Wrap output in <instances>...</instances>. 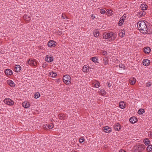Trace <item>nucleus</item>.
<instances>
[{
  "instance_id": "9b49d317",
  "label": "nucleus",
  "mask_w": 152,
  "mask_h": 152,
  "mask_svg": "<svg viewBox=\"0 0 152 152\" xmlns=\"http://www.w3.org/2000/svg\"><path fill=\"white\" fill-rule=\"evenodd\" d=\"M21 69V66L19 65H17L14 68V70L16 72H20Z\"/></svg>"
},
{
  "instance_id": "412c9836",
  "label": "nucleus",
  "mask_w": 152,
  "mask_h": 152,
  "mask_svg": "<svg viewBox=\"0 0 152 152\" xmlns=\"http://www.w3.org/2000/svg\"><path fill=\"white\" fill-rule=\"evenodd\" d=\"M93 34L94 36L96 37H98L99 34V32L97 30H95L94 31Z\"/></svg>"
},
{
  "instance_id": "f3484780",
  "label": "nucleus",
  "mask_w": 152,
  "mask_h": 152,
  "mask_svg": "<svg viewBox=\"0 0 152 152\" xmlns=\"http://www.w3.org/2000/svg\"><path fill=\"white\" fill-rule=\"evenodd\" d=\"M46 58V61L48 62H52L53 60V58L50 57V56L48 55H47Z\"/></svg>"
},
{
  "instance_id": "423d86ee",
  "label": "nucleus",
  "mask_w": 152,
  "mask_h": 152,
  "mask_svg": "<svg viewBox=\"0 0 152 152\" xmlns=\"http://www.w3.org/2000/svg\"><path fill=\"white\" fill-rule=\"evenodd\" d=\"M56 42L55 41L51 40L48 42V45L49 47H55L56 45Z\"/></svg>"
},
{
  "instance_id": "f704fd0d",
  "label": "nucleus",
  "mask_w": 152,
  "mask_h": 152,
  "mask_svg": "<svg viewBox=\"0 0 152 152\" xmlns=\"http://www.w3.org/2000/svg\"><path fill=\"white\" fill-rule=\"evenodd\" d=\"M124 21H123V20H121L120 19V20L119 21L118 23V25L119 26H121L122 25V24L123 23Z\"/></svg>"
},
{
  "instance_id": "aec40b11",
  "label": "nucleus",
  "mask_w": 152,
  "mask_h": 152,
  "mask_svg": "<svg viewBox=\"0 0 152 152\" xmlns=\"http://www.w3.org/2000/svg\"><path fill=\"white\" fill-rule=\"evenodd\" d=\"M54 127V125L53 123H51L50 124H49L48 125H46L45 126V127H44V128H49L50 129H52Z\"/></svg>"
},
{
  "instance_id": "c85d7f7f",
  "label": "nucleus",
  "mask_w": 152,
  "mask_h": 152,
  "mask_svg": "<svg viewBox=\"0 0 152 152\" xmlns=\"http://www.w3.org/2000/svg\"><path fill=\"white\" fill-rule=\"evenodd\" d=\"M40 96V94L39 92H37L34 95V97L36 99L38 98Z\"/></svg>"
},
{
  "instance_id": "2eb2a0df",
  "label": "nucleus",
  "mask_w": 152,
  "mask_h": 152,
  "mask_svg": "<svg viewBox=\"0 0 152 152\" xmlns=\"http://www.w3.org/2000/svg\"><path fill=\"white\" fill-rule=\"evenodd\" d=\"M144 51L146 54H148L151 51V50L150 48L149 47L145 48H144Z\"/></svg>"
},
{
  "instance_id": "0eeeda50",
  "label": "nucleus",
  "mask_w": 152,
  "mask_h": 152,
  "mask_svg": "<svg viewBox=\"0 0 152 152\" xmlns=\"http://www.w3.org/2000/svg\"><path fill=\"white\" fill-rule=\"evenodd\" d=\"M103 130L105 132L107 133H110L112 131L111 128L108 126L103 127Z\"/></svg>"
},
{
  "instance_id": "cd10ccee",
  "label": "nucleus",
  "mask_w": 152,
  "mask_h": 152,
  "mask_svg": "<svg viewBox=\"0 0 152 152\" xmlns=\"http://www.w3.org/2000/svg\"><path fill=\"white\" fill-rule=\"evenodd\" d=\"M145 112V110L143 109H140L138 111V113L139 114H142L143 113Z\"/></svg>"
},
{
  "instance_id": "58836bf2",
  "label": "nucleus",
  "mask_w": 152,
  "mask_h": 152,
  "mask_svg": "<svg viewBox=\"0 0 152 152\" xmlns=\"http://www.w3.org/2000/svg\"><path fill=\"white\" fill-rule=\"evenodd\" d=\"M119 67L122 68H124L125 67V66L122 64H120L119 65Z\"/></svg>"
},
{
  "instance_id": "09e8293b",
  "label": "nucleus",
  "mask_w": 152,
  "mask_h": 152,
  "mask_svg": "<svg viewBox=\"0 0 152 152\" xmlns=\"http://www.w3.org/2000/svg\"><path fill=\"white\" fill-rule=\"evenodd\" d=\"M91 17L92 18V19H94L95 18V16H94V15H91Z\"/></svg>"
},
{
  "instance_id": "7c9ffc66",
  "label": "nucleus",
  "mask_w": 152,
  "mask_h": 152,
  "mask_svg": "<svg viewBox=\"0 0 152 152\" xmlns=\"http://www.w3.org/2000/svg\"><path fill=\"white\" fill-rule=\"evenodd\" d=\"M23 17L24 19H26L27 20H29L31 19L30 17L27 15H24Z\"/></svg>"
},
{
  "instance_id": "c9c22d12",
  "label": "nucleus",
  "mask_w": 152,
  "mask_h": 152,
  "mask_svg": "<svg viewBox=\"0 0 152 152\" xmlns=\"http://www.w3.org/2000/svg\"><path fill=\"white\" fill-rule=\"evenodd\" d=\"M126 18V15L125 14H124L120 18L121 20H123V21H124V20Z\"/></svg>"
},
{
  "instance_id": "37998d69",
  "label": "nucleus",
  "mask_w": 152,
  "mask_h": 152,
  "mask_svg": "<svg viewBox=\"0 0 152 152\" xmlns=\"http://www.w3.org/2000/svg\"><path fill=\"white\" fill-rule=\"evenodd\" d=\"M102 53L103 55H106L107 54V51H102Z\"/></svg>"
},
{
  "instance_id": "49530a36",
  "label": "nucleus",
  "mask_w": 152,
  "mask_h": 152,
  "mask_svg": "<svg viewBox=\"0 0 152 152\" xmlns=\"http://www.w3.org/2000/svg\"><path fill=\"white\" fill-rule=\"evenodd\" d=\"M148 136L149 137H152V132H150L149 134H148Z\"/></svg>"
},
{
  "instance_id": "9d476101",
  "label": "nucleus",
  "mask_w": 152,
  "mask_h": 152,
  "mask_svg": "<svg viewBox=\"0 0 152 152\" xmlns=\"http://www.w3.org/2000/svg\"><path fill=\"white\" fill-rule=\"evenodd\" d=\"M27 63L33 66H35L36 64V61H33L32 60H30V59H29Z\"/></svg>"
},
{
  "instance_id": "39448f33",
  "label": "nucleus",
  "mask_w": 152,
  "mask_h": 152,
  "mask_svg": "<svg viewBox=\"0 0 152 152\" xmlns=\"http://www.w3.org/2000/svg\"><path fill=\"white\" fill-rule=\"evenodd\" d=\"M4 101L5 103L9 105L12 106L14 104V102L10 98H6Z\"/></svg>"
},
{
  "instance_id": "ea45409f",
  "label": "nucleus",
  "mask_w": 152,
  "mask_h": 152,
  "mask_svg": "<svg viewBox=\"0 0 152 152\" xmlns=\"http://www.w3.org/2000/svg\"><path fill=\"white\" fill-rule=\"evenodd\" d=\"M100 10V12L102 14H104L105 12V11L104 10H103V9H101Z\"/></svg>"
},
{
  "instance_id": "c03bdc74",
  "label": "nucleus",
  "mask_w": 152,
  "mask_h": 152,
  "mask_svg": "<svg viewBox=\"0 0 152 152\" xmlns=\"http://www.w3.org/2000/svg\"><path fill=\"white\" fill-rule=\"evenodd\" d=\"M62 18L64 19H67L68 18H67V17L65 15H63V14L62 15Z\"/></svg>"
},
{
  "instance_id": "1a4fd4ad",
  "label": "nucleus",
  "mask_w": 152,
  "mask_h": 152,
  "mask_svg": "<svg viewBox=\"0 0 152 152\" xmlns=\"http://www.w3.org/2000/svg\"><path fill=\"white\" fill-rule=\"evenodd\" d=\"M145 12L142 10L141 11L137 12V16L140 18L145 15Z\"/></svg>"
},
{
  "instance_id": "f8f14e48",
  "label": "nucleus",
  "mask_w": 152,
  "mask_h": 152,
  "mask_svg": "<svg viewBox=\"0 0 152 152\" xmlns=\"http://www.w3.org/2000/svg\"><path fill=\"white\" fill-rule=\"evenodd\" d=\"M150 63V61L148 59H144L143 61V64L145 66H148L149 64Z\"/></svg>"
},
{
  "instance_id": "7ed1b4c3",
  "label": "nucleus",
  "mask_w": 152,
  "mask_h": 152,
  "mask_svg": "<svg viewBox=\"0 0 152 152\" xmlns=\"http://www.w3.org/2000/svg\"><path fill=\"white\" fill-rule=\"evenodd\" d=\"M71 79L70 77L68 75H65L63 78V82L66 84H69L70 83Z\"/></svg>"
},
{
  "instance_id": "c756f323",
  "label": "nucleus",
  "mask_w": 152,
  "mask_h": 152,
  "mask_svg": "<svg viewBox=\"0 0 152 152\" xmlns=\"http://www.w3.org/2000/svg\"><path fill=\"white\" fill-rule=\"evenodd\" d=\"M146 6H147L146 5H144V4H141L140 6V8H141L142 10L143 11L144 10H145L146 9Z\"/></svg>"
},
{
  "instance_id": "b1692460",
  "label": "nucleus",
  "mask_w": 152,
  "mask_h": 152,
  "mask_svg": "<svg viewBox=\"0 0 152 152\" xmlns=\"http://www.w3.org/2000/svg\"><path fill=\"white\" fill-rule=\"evenodd\" d=\"M136 79L135 78H133L130 79V83L131 84L133 85L135 83Z\"/></svg>"
},
{
  "instance_id": "a19ab883",
  "label": "nucleus",
  "mask_w": 152,
  "mask_h": 152,
  "mask_svg": "<svg viewBox=\"0 0 152 152\" xmlns=\"http://www.w3.org/2000/svg\"><path fill=\"white\" fill-rule=\"evenodd\" d=\"M100 92L102 93V94H105L106 93L105 91L103 89H102L100 90Z\"/></svg>"
},
{
  "instance_id": "3c124183",
  "label": "nucleus",
  "mask_w": 152,
  "mask_h": 152,
  "mask_svg": "<svg viewBox=\"0 0 152 152\" xmlns=\"http://www.w3.org/2000/svg\"><path fill=\"white\" fill-rule=\"evenodd\" d=\"M112 12V10H110V11H109V13H110L111 14H112V13H111Z\"/></svg>"
},
{
  "instance_id": "5701e85b",
  "label": "nucleus",
  "mask_w": 152,
  "mask_h": 152,
  "mask_svg": "<svg viewBox=\"0 0 152 152\" xmlns=\"http://www.w3.org/2000/svg\"><path fill=\"white\" fill-rule=\"evenodd\" d=\"M125 105L124 103L122 102H121L119 103V107L121 109H124V108Z\"/></svg>"
},
{
  "instance_id": "4468645a",
  "label": "nucleus",
  "mask_w": 152,
  "mask_h": 152,
  "mask_svg": "<svg viewBox=\"0 0 152 152\" xmlns=\"http://www.w3.org/2000/svg\"><path fill=\"white\" fill-rule=\"evenodd\" d=\"M137 121V118H136L135 117H131L129 119V121L130 122L134 124Z\"/></svg>"
},
{
  "instance_id": "f03ea898",
  "label": "nucleus",
  "mask_w": 152,
  "mask_h": 152,
  "mask_svg": "<svg viewBox=\"0 0 152 152\" xmlns=\"http://www.w3.org/2000/svg\"><path fill=\"white\" fill-rule=\"evenodd\" d=\"M117 36L116 34L113 33L111 32H106L103 33V37L105 39H108L110 41H114Z\"/></svg>"
},
{
  "instance_id": "4be33fe9",
  "label": "nucleus",
  "mask_w": 152,
  "mask_h": 152,
  "mask_svg": "<svg viewBox=\"0 0 152 152\" xmlns=\"http://www.w3.org/2000/svg\"><path fill=\"white\" fill-rule=\"evenodd\" d=\"M146 150L148 152H151L152 150V145H149L147 147Z\"/></svg>"
},
{
  "instance_id": "ddd939ff",
  "label": "nucleus",
  "mask_w": 152,
  "mask_h": 152,
  "mask_svg": "<svg viewBox=\"0 0 152 152\" xmlns=\"http://www.w3.org/2000/svg\"><path fill=\"white\" fill-rule=\"evenodd\" d=\"M4 72L6 75H10L12 74V71L10 69H7L5 70Z\"/></svg>"
},
{
  "instance_id": "393cba45",
  "label": "nucleus",
  "mask_w": 152,
  "mask_h": 152,
  "mask_svg": "<svg viewBox=\"0 0 152 152\" xmlns=\"http://www.w3.org/2000/svg\"><path fill=\"white\" fill-rule=\"evenodd\" d=\"M49 74L52 77H55L57 75L56 73L53 72H50Z\"/></svg>"
},
{
  "instance_id": "a18cd8bd",
  "label": "nucleus",
  "mask_w": 152,
  "mask_h": 152,
  "mask_svg": "<svg viewBox=\"0 0 152 152\" xmlns=\"http://www.w3.org/2000/svg\"><path fill=\"white\" fill-rule=\"evenodd\" d=\"M47 65V64L46 63H44L42 64V67L43 68H45L46 66Z\"/></svg>"
},
{
  "instance_id": "6ab92c4d",
  "label": "nucleus",
  "mask_w": 152,
  "mask_h": 152,
  "mask_svg": "<svg viewBox=\"0 0 152 152\" xmlns=\"http://www.w3.org/2000/svg\"><path fill=\"white\" fill-rule=\"evenodd\" d=\"M86 65L84 66L83 68V71L84 72H88L89 70Z\"/></svg>"
},
{
  "instance_id": "dca6fc26",
  "label": "nucleus",
  "mask_w": 152,
  "mask_h": 152,
  "mask_svg": "<svg viewBox=\"0 0 152 152\" xmlns=\"http://www.w3.org/2000/svg\"><path fill=\"white\" fill-rule=\"evenodd\" d=\"M22 105V106L25 108H27L30 106L29 103L28 102H23Z\"/></svg>"
},
{
  "instance_id": "4c0bfd02",
  "label": "nucleus",
  "mask_w": 152,
  "mask_h": 152,
  "mask_svg": "<svg viewBox=\"0 0 152 152\" xmlns=\"http://www.w3.org/2000/svg\"><path fill=\"white\" fill-rule=\"evenodd\" d=\"M84 141V139L82 137H80L79 140V142L80 143L83 142Z\"/></svg>"
},
{
  "instance_id": "2f4dec72",
  "label": "nucleus",
  "mask_w": 152,
  "mask_h": 152,
  "mask_svg": "<svg viewBox=\"0 0 152 152\" xmlns=\"http://www.w3.org/2000/svg\"><path fill=\"white\" fill-rule=\"evenodd\" d=\"M123 31V32H122V31H121V32L120 31L119 33V36L121 37H124L125 35V32Z\"/></svg>"
},
{
  "instance_id": "a211bd4d",
  "label": "nucleus",
  "mask_w": 152,
  "mask_h": 152,
  "mask_svg": "<svg viewBox=\"0 0 152 152\" xmlns=\"http://www.w3.org/2000/svg\"><path fill=\"white\" fill-rule=\"evenodd\" d=\"M58 117L59 118L60 120H64L65 119L66 117L65 115L64 114L60 113L58 114Z\"/></svg>"
},
{
  "instance_id": "f257e3e1",
  "label": "nucleus",
  "mask_w": 152,
  "mask_h": 152,
  "mask_svg": "<svg viewBox=\"0 0 152 152\" xmlns=\"http://www.w3.org/2000/svg\"><path fill=\"white\" fill-rule=\"evenodd\" d=\"M137 26L140 32L147 34L148 29L146 23L143 21H139L137 23Z\"/></svg>"
},
{
  "instance_id": "e433bc0d",
  "label": "nucleus",
  "mask_w": 152,
  "mask_h": 152,
  "mask_svg": "<svg viewBox=\"0 0 152 152\" xmlns=\"http://www.w3.org/2000/svg\"><path fill=\"white\" fill-rule=\"evenodd\" d=\"M99 83L98 82L97 83H96L94 85V86L96 88H98L99 86Z\"/></svg>"
},
{
  "instance_id": "72a5a7b5",
  "label": "nucleus",
  "mask_w": 152,
  "mask_h": 152,
  "mask_svg": "<svg viewBox=\"0 0 152 152\" xmlns=\"http://www.w3.org/2000/svg\"><path fill=\"white\" fill-rule=\"evenodd\" d=\"M8 83H9V85L11 86H15V84H14L12 80H10L9 81Z\"/></svg>"
},
{
  "instance_id": "20e7f679",
  "label": "nucleus",
  "mask_w": 152,
  "mask_h": 152,
  "mask_svg": "<svg viewBox=\"0 0 152 152\" xmlns=\"http://www.w3.org/2000/svg\"><path fill=\"white\" fill-rule=\"evenodd\" d=\"M136 147L137 148V151L138 152H142V151L145 148V146L139 143L136 145Z\"/></svg>"
},
{
  "instance_id": "de8ad7c7",
  "label": "nucleus",
  "mask_w": 152,
  "mask_h": 152,
  "mask_svg": "<svg viewBox=\"0 0 152 152\" xmlns=\"http://www.w3.org/2000/svg\"><path fill=\"white\" fill-rule=\"evenodd\" d=\"M119 152H126L124 150L121 149L120 150Z\"/></svg>"
},
{
  "instance_id": "bb28decb",
  "label": "nucleus",
  "mask_w": 152,
  "mask_h": 152,
  "mask_svg": "<svg viewBox=\"0 0 152 152\" xmlns=\"http://www.w3.org/2000/svg\"><path fill=\"white\" fill-rule=\"evenodd\" d=\"M108 58L107 57H104L103 59L104 64H108Z\"/></svg>"
},
{
  "instance_id": "a878e982",
  "label": "nucleus",
  "mask_w": 152,
  "mask_h": 152,
  "mask_svg": "<svg viewBox=\"0 0 152 152\" xmlns=\"http://www.w3.org/2000/svg\"><path fill=\"white\" fill-rule=\"evenodd\" d=\"M150 142V141L148 139V138H145L143 140V142L144 143V144L146 145H148L149 142Z\"/></svg>"
},
{
  "instance_id": "6e6552de",
  "label": "nucleus",
  "mask_w": 152,
  "mask_h": 152,
  "mask_svg": "<svg viewBox=\"0 0 152 152\" xmlns=\"http://www.w3.org/2000/svg\"><path fill=\"white\" fill-rule=\"evenodd\" d=\"M114 128L116 131H118L121 128L120 124L119 123H117L114 126Z\"/></svg>"
},
{
  "instance_id": "8fccbe9b",
  "label": "nucleus",
  "mask_w": 152,
  "mask_h": 152,
  "mask_svg": "<svg viewBox=\"0 0 152 152\" xmlns=\"http://www.w3.org/2000/svg\"><path fill=\"white\" fill-rule=\"evenodd\" d=\"M108 86L109 87H110V83H108Z\"/></svg>"
},
{
  "instance_id": "603ef678",
  "label": "nucleus",
  "mask_w": 152,
  "mask_h": 152,
  "mask_svg": "<svg viewBox=\"0 0 152 152\" xmlns=\"http://www.w3.org/2000/svg\"><path fill=\"white\" fill-rule=\"evenodd\" d=\"M71 152H77L75 150H72Z\"/></svg>"
},
{
  "instance_id": "473e14b6",
  "label": "nucleus",
  "mask_w": 152,
  "mask_h": 152,
  "mask_svg": "<svg viewBox=\"0 0 152 152\" xmlns=\"http://www.w3.org/2000/svg\"><path fill=\"white\" fill-rule=\"evenodd\" d=\"M91 60H92L94 62L96 63L98 59L96 58V57H94L91 58Z\"/></svg>"
},
{
  "instance_id": "79ce46f5",
  "label": "nucleus",
  "mask_w": 152,
  "mask_h": 152,
  "mask_svg": "<svg viewBox=\"0 0 152 152\" xmlns=\"http://www.w3.org/2000/svg\"><path fill=\"white\" fill-rule=\"evenodd\" d=\"M151 85L150 82H148L146 83V87H148L149 86H150Z\"/></svg>"
}]
</instances>
